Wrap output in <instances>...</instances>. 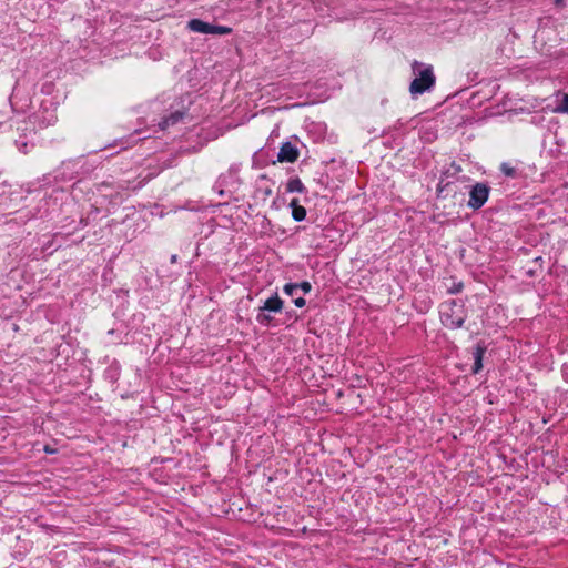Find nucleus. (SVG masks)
Listing matches in <instances>:
<instances>
[{"mask_svg":"<svg viewBox=\"0 0 568 568\" xmlns=\"http://www.w3.org/2000/svg\"><path fill=\"white\" fill-rule=\"evenodd\" d=\"M413 80L409 84L408 91L413 99L430 92L436 84V75L432 64L414 60L410 63Z\"/></svg>","mask_w":568,"mask_h":568,"instance_id":"1","label":"nucleus"},{"mask_svg":"<svg viewBox=\"0 0 568 568\" xmlns=\"http://www.w3.org/2000/svg\"><path fill=\"white\" fill-rule=\"evenodd\" d=\"M440 320L444 326L448 328H459L466 320L464 305L456 301L450 300L440 305Z\"/></svg>","mask_w":568,"mask_h":568,"instance_id":"2","label":"nucleus"},{"mask_svg":"<svg viewBox=\"0 0 568 568\" xmlns=\"http://www.w3.org/2000/svg\"><path fill=\"white\" fill-rule=\"evenodd\" d=\"M187 28L197 33L203 34H230L232 32V29L230 27L225 26H214L207 22H204L200 19H192L187 22Z\"/></svg>","mask_w":568,"mask_h":568,"instance_id":"3","label":"nucleus"},{"mask_svg":"<svg viewBox=\"0 0 568 568\" xmlns=\"http://www.w3.org/2000/svg\"><path fill=\"white\" fill-rule=\"evenodd\" d=\"M489 187L484 183H477L469 193L468 206L471 209H480L488 200Z\"/></svg>","mask_w":568,"mask_h":568,"instance_id":"4","label":"nucleus"},{"mask_svg":"<svg viewBox=\"0 0 568 568\" xmlns=\"http://www.w3.org/2000/svg\"><path fill=\"white\" fill-rule=\"evenodd\" d=\"M283 308V302L282 300L278 297L277 294H275L274 296H271L270 298H267L263 306L260 307V313L257 314L256 316V320L258 323L261 324H267L270 322V316L265 314V312H274V313H278L281 312Z\"/></svg>","mask_w":568,"mask_h":568,"instance_id":"5","label":"nucleus"},{"mask_svg":"<svg viewBox=\"0 0 568 568\" xmlns=\"http://www.w3.org/2000/svg\"><path fill=\"white\" fill-rule=\"evenodd\" d=\"M297 158L298 151L291 142H285L282 144L277 154V160L280 162L293 163L297 160Z\"/></svg>","mask_w":568,"mask_h":568,"instance_id":"6","label":"nucleus"},{"mask_svg":"<svg viewBox=\"0 0 568 568\" xmlns=\"http://www.w3.org/2000/svg\"><path fill=\"white\" fill-rule=\"evenodd\" d=\"M485 353V347L481 345H477L474 352V367L473 372L477 374L483 368V356Z\"/></svg>","mask_w":568,"mask_h":568,"instance_id":"7","label":"nucleus"},{"mask_svg":"<svg viewBox=\"0 0 568 568\" xmlns=\"http://www.w3.org/2000/svg\"><path fill=\"white\" fill-rule=\"evenodd\" d=\"M291 206L293 209L292 210L293 219L297 222L303 221L306 216V210L303 206L298 205L296 200H293L291 202Z\"/></svg>","mask_w":568,"mask_h":568,"instance_id":"8","label":"nucleus"},{"mask_svg":"<svg viewBox=\"0 0 568 568\" xmlns=\"http://www.w3.org/2000/svg\"><path fill=\"white\" fill-rule=\"evenodd\" d=\"M552 111L554 113L568 114V93H564L561 102Z\"/></svg>","mask_w":568,"mask_h":568,"instance_id":"9","label":"nucleus"},{"mask_svg":"<svg viewBox=\"0 0 568 568\" xmlns=\"http://www.w3.org/2000/svg\"><path fill=\"white\" fill-rule=\"evenodd\" d=\"M287 190L290 192H302L303 191V184L298 179H293L287 184Z\"/></svg>","mask_w":568,"mask_h":568,"instance_id":"10","label":"nucleus"},{"mask_svg":"<svg viewBox=\"0 0 568 568\" xmlns=\"http://www.w3.org/2000/svg\"><path fill=\"white\" fill-rule=\"evenodd\" d=\"M181 116H182V114H180V113L172 114L169 119H165L161 123L162 129H165L169 125L176 123L180 120Z\"/></svg>","mask_w":568,"mask_h":568,"instance_id":"11","label":"nucleus"},{"mask_svg":"<svg viewBox=\"0 0 568 568\" xmlns=\"http://www.w3.org/2000/svg\"><path fill=\"white\" fill-rule=\"evenodd\" d=\"M283 290H284L285 294L293 296L295 294V292L298 290V285L290 283V284H286Z\"/></svg>","mask_w":568,"mask_h":568,"instance_id":"12","label":"nucleus"},{"mask_svg":"<svg viewBox=\"0 0 568 568\" xmlns=\"http://www.w3.org/2000/svg\"><path fill=\"white\" fill-rule=\"evenodd\" d=\"M500 170L507 176H513L515 174V169L510 166L508 163H503Z\"/></svg>","mask_w":568,"mask_h":568,"instance_id":"13","label":"nucleus"},{"mask_svg":"<svg viewBox=\"0 0 568 568\" xmlns=\"http://www.w3.org/2000/svg\"><path fill=\"white\" fill-rule=\"evenodd\" d=\"M297 285H298V288H301L305 294L310 293L312 290L311 283H308V282H302Z\"/></svg>","mask_w":568,"mask_h":568,"instance_id":"14","label":"nucleus"},{"mask_svg":"<svg viewBox=\"0 0 568 568\" xmlns=\"http://www.w3.org/2000/svg\"><path fill=\"white\" fill-rule=\"evenodd\" d=\"M305 300L303 297L294 298V304L296 307H303L305 305Z\"/></svg>","mask_w":568,"mask_h":568,"instance_id":"15","label":"nucleus"},{"mask_svg":"<svg viewBox=\"0 0 568 568\" xmlns=\"http://www.w3.org/2000/svg\"><path fill=\"white\" fill-rule=\"evenodd\" d=\"M460 288V285H458V287H455V291L454 292H458Z\"/></svg>","mask_w":568,"mask_h":568,"instance_id":"16","label":"nucleus"}]
</instances>
